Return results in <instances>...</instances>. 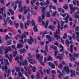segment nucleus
<instances>
[{
    "mask_svg": "<svg viewBox=\"0 0 79 79\" xmlns=\"http://www.w3.org/2000/svg\"><path fill=\"white\" fill-rule=\"evenodd\" d=\"M46 16L48 17H49L50 16V12H48L46 14Z\"/></svg>",
    "mask_w": 79,
    "mask_h": 79,
    "instance_id": "nucleus-42",
    "label": "nucleus"
},
{
    "mask_svg": "<svg viewBox=\"0 0 79 79\" xmlns=\"http://www.w3.org/2000/svg\"><path fill=\"white\" fill-rule=\"evenodd\" d=\"M46 37L47 39H48L49 42H51L52 41V39H51V37L50 36V35H46Z\"/></svg>",
    "mask_w": 79,
    "mask_h": 79,
    "instance_id": "nucleus-21",
    "label": "nucleus"
},
{
    "mask_svg": "<svg viewBox=\"0 0 79 79\" xmlns=\"http://www.w3.org/2000/svg\"><path fill=\"white\" fill-rule=\"evenodd\" d=\"M63 8L64 9H65V10H67V9L68 8V6H64Z\"/></svg>",
    "mask_w": 79,
    "mask_h": 79,
    "instance_id": "nucleus-54",
    "label": "nucleus"
},
{
    "mask_svg": "<svg viewBox=\"0 0 79 79\" xmlns=\"http://www.w3.org/2000/svg\"><path fill=\"white\" fill-rule=\"evenodd\" d=\"M36 56L37 58L39 60H40V54H36Z\"/></svg>",
    "mask_w": 79,
    "mask_h": 79,
    "instance_id": "nucleus-30",
    "label": "nucleus"
},
{
    "mask_svg": "<svg viewBox=\"0 0 79 79\" xmlns=\"http://www.w3.org/2000/svg\"><path fill=\"white\" fill-rule=\"evenodd\" d=\"M53 61V59L50 56H49L47 59V61Z\"/></svg>",
    "mask_w": 79,
    "mask_h": 79,
    "instance_id": "nucleus-23",
    "label": "nucleus"
},
{
    "mask_svg": "<svg viewBox=\"0 0 79 79\" xmlns=\"http://www.w3.org/2000/svg\"><path fill=\"white\" fill-rule=\"evenodd\" d=\"M17 48H18V49H19L20 48H23V44L21 43H19L17 44Z\"/></svg>",
    "mask_w": 79,
    "mask_h": 79,
    "instance_id": "nucleus-15",
    "label": "nucleus"
},
{
    "mask_svg": "<svg viewBox=\"0 0 79 79\" xmlns=\"http://www.w3.org/2000/svg\"><path fill=\"white\" fill-rule=\"evenodd\" d=\"M55 28V27L53 26H52V25H49V29H52V31H54V29Z\"/></svg>",
    "mask_w": 79,
    "mask_h": 79,
    "instance_id": "nucleus-28",
    "label": "nucleus"
},
{
    "mask_svg": "<svg viewBox=\"0 0 79 79\" xmlns=\"http://www.w3.org/2000/svg\"><path fill=\"white\" fill-rule=\"evenodd\" d=\"M29 65L30 68H31L32 69L33 73H35V66L33 67V66L30 64H29Z\"/></svg>",
    "mask_w": 79,
    "mask_h": 79,
    "instance_id": "nucleus-16",
    "label": "nucleus"
},
{
    "mask_svg": "<svg viewBox=\"0 0 79 79\" xmlns=\"http://www.w3.org/2000/svg\"><path fill=\"white\" fill-rule=\"evenodd\" d=\"M22 65V66L25 65L26 66H28V63L27 62V60H25V61L23 62Z\"/></svg>",
    "mask_w": 79,
    "mask_h": 79,
    "instance_id": "nucleus-13",
    "label": "nucleus"
},
{
    "mask_svg": "<svg viewBox=\"0 0 79 79\" xmlns=\"http://www.w3.org/2000/svg\"><path fill=\"white\" fill-rule=\"evenodd\" d=\"M40 73L41 74V75L42 76H43L44 75V73H43V71H42V70H40Z\"/></svg>",
    "mask_w": 79,
    "mask_h": 79,
    "instance_id": "nucleus-56",
    "label": "nucleus"
},
{
    "mask_svg": "<svg viewBox=\"0 0 79 79\" xmlns=\"http://www.w3.org/2000/svg\"><path fill=\"white\" fill-rule=\"evenodd\" d=\"M27 41L29 45H32V42L34 41V38L32 37H31V36H30V40H29V39H24L23 41V44L24 43L26 44Z\"/></svg>",
    "mask_w": 79,
    "mask_h": 79,
    "instance_id": "nucleus-2",
    "label": "nucleus"
},
{
    "mask_svg": "<svg viewBox=\"0 0 79 79\" xmlns=\"http://www.w3.org/2000/svg\"><path fill=\"white\" fill-rule=\"evenodd\" d=\"M40 8L41 9V11L43 14H45V9L46 8H47V6H43V7H41Z\"/></svg>",
    "mask_w": 79,
    "mask_h": 79,
    "instance_id": "nucleus-8",
    "label": "nucleus"
},
{
    "mask_svg": "<svg viewBox=\"0 0 79 79\" xmlns=\"http://www.w3.org/2000/svg\"><path fill=\"white\" fill-rule=\"evenodd\" d=\"M51 68L52 69H55V65L53 63L51 64Z\"/></svg>",
    "mask_w": 79,
    "mask_h": 79,
    "instance_id": "nucleus-37",
    "label": "nucleus"
},
{
    "mask_svg": "<svg viewBox=\"0 0 79 79\" xmlns=\"http://www.w3.org/2000/svg\"><path fill=\"white\" fill-rule=\"evenodd\" d=\"M30 22H31L30 20H27L26 23H25V27L26 29H27V26H29V23H30Z\"/></svg>",
    "mask_w": 79,
    "mask_h": 79,
    "instance_id": "nucleus-11",
    "label": "nucleus"
},
{
    "mask_svg": "<svg viewBox=\"0 0 79 79\" xmlns=\"http://www.w3.org/2000/svg\"><path fill=\"white\" fill-rule=\"evenodd\" d=\"M35 0H33V1H31V5L33 6V5H34L33 4V3H35Z\"/></svg>",
    "mask_w": 79,
    "mask_h": 79,
    "instance_id": "nucleus-50",
    "label": "nucleus"
},
{
    "mask_svg": "<svg viewBox=\"0 0 79 79\" xmlns=\"http://www.w3.org/2000/svg\"><path fill=\"white\" fill-rule=\"evenodd\" d=\"M19 11L20 13H22L23 11V6H21L20 10H19Z\"/></svg>",
    "mask_w": 79,
    "mask_h": 79,
    "instance_id": "nucleus-44",
    "label": "nucleus"
},
{
    "mask_svg": "<svg viewBox=\"0 0 79 79\" xmlns=\"http://www.w3.org/2000/svg\"><path fill=\"white\" fill-rule=\"evenodd\" d=\"M69 6L70 7V8L71 10H72L73 12H74L75 11V9L73 8V5L72 4H70L69 5Z\"/></svg>",
    "mask_w": 79,
    "mask_h": 79,
    "instance_id": "nucleus-17",
    "label": "nucleus"
},
{
    "mask_svg": "<svg viewBox=\"0 0 79 79\" xmlns=\"http://www.w3.org/2000/svg\"><path fill=\"white\" fill-rule=\"evenodd\" d=\"M75 37H76V35H75V34L74 33H73L72 35V37L73 39H75Z\"/></svg>",
    "mask_w": 79,
    "mask_h": 79,
    "instance_id": "nucleus-57",
    "label": "nucleus"
},
{
    "mask_svg": "<svg viewBox=\"0 0 79 79\" xmlns=\"http://www.w3.org/2000/svg\"><path fill=\"white\" fill-rule=\"evenodd\" d=\"M4 9H5V7H4L3 8H2L0 10V14H2V15L3 14V10H4Z\"/></svg>",
    "mask_w": 79,
    "mask_h": 79,
    "instance_id": "nucleus-32",
    "label": "nucleus"
},
{
    "mask_svg": "<svg viewBox=\"0 0 79 79\" xmlns=\"http://www.w3.org/2000/svg\"><path fill=\"white\" fill-rule=\"evenodd\" d=\"M6 63H5V72L6 73H7V70H8V67L7 66H8L10 65V64L9 63V62H8V60L7 59H6L5 60Z\"/></svg>",
    "mask_w": 79,
    "mask_h": 79,
    "instance_id": "nucleus-4",
    "label": "nucleus"
},
{
    "mask_svg": "<svg viewBox=\"0 0 79 79\" xmlns=\"http://www.w3.org/2000/svg\"><path fill=\"white\" fill-rule=\"evenodd\" d=\"M25 52H26V49L24 48L20 50V54H23V53H25Z\"/></svg>",
    "mask_w": 79,
    "mask_h": 79,
    "instance_id": "nucleus-19",
    "label": "nucleus"
},
{
    "mask_svg": "<svg viewBox=\"0 0 79 79\" xmlns=\"http://www.w3.org/2000/svg\"><path fill=\"white\" fill-rule=\"evenodd\" d=\"M9 51V50H8V49H6L5 50V54H6L8 52V51Z\"/></svg>",
    "mask_w": 79,
    "mask_h": 79,
    "instance_id": "nucleus-51",
    "label": "nucleus"
},
{
    "mask_svg": "<svg viewBox=\"0 0 79 79\" xmlns=\"http://www.w3.org/2000/svg\"><path fill=\"white\" fill-rule=\"evenodd\" d=\"M70 52L72 53L73 52V44H71L70 46Z\"/></svg>",
    "mask_w": 79,
    "mask_h": 79,
    "instance_id": "nucleus-29",
    "label": "nucleus"
},
{
    "mask_svg": "<svg viewBox=\"0 0 79 79\" xmlns=\"http://www.w3.org/2000/svg\"><path fill=\"white\" fill-rule=\"evenodd\" d=\"M15 69H16V71L17 72L19 71H20L19 67H16Z\"/></svg>",
    "mask_w": 79,
    "mask_h": 79,
    "instance_id": "nucleus-43",
    "label": "nucleus"
},
{
    "mask_svg": "<svg viewBox=\"0 0 79 79\" xmlns=\"http://www.w3.org/2000/svg\"><path fill=\"white\" fill-rule=\"evenodd\" d=\"M14 24L15 25L16 29H18V27H19V23H15Z\"/></svg>",
    "mask_w": 79,
    "mask_h": 79,
    "instance_id": "nucleus-38",
    "label": "nucleus"
},
{
    "mask_svg": "<svg viewBox=\"0 0 79 79\" xmlns=\"http://www.w3.org/2000/svg\"><path fill=\"white\" fill-rule=\"evenodd\" d=\"M40 44V45H41L42 46L44 45V42L43 41H41Z\"/></svg>",
    "mask_w": 79,
    "mask_h": 79,
    "instance_id": "nucleus-64",
    "label": "nucleus"
},
{
    "mask_svg": "<svg viewBox=\"0 0 79 79\" xmlns=\"http://www.w3.org/2000/svg\"><path fill=\"white\" fill-rule=\"evenodd\" d=\"M79 30V27L78 26L76 28H75V31H76V32H77Z\"/></svg>",
    "mask_w": 79,
    "mask_h": 79,
    "instance_id": "nucleus-53",
    "label": "nucleus"
},
{
    "mask_svg": "<svg viewBox=\"0 0 79 79\" xmlns=\"http://www.w3.org/2000/svg\"><path fill=\"white\" fill-rule=\"evenodd\" d=\"M7 45H11V44H12L11 43V40L7 41Z\"/></svg>",
    "mask_w": 79,
    "mask_h": 79,
    "instance_id": "nucleus-35",
    "label": "nucleus"
},
{
    "mask_svg": "<svg viewBox=\"0 0 79 79\" xmlns=\"http://www.w3.org/2000/svg\"><path fill=\"white\" fill-rule=\"evenodd\" d=\"M9 12L11 13V15H14V14L15 13V12H14V11H12L11 9H9Z\"/></svg>",
    "mask_w": 79,
    "mask_h": 79,
    "instance_id": "nucleus-33",
    "label": "nucleus"
},
{
    "mask_svg": "<svg viewBox=\"0 0 79 79\" xmlns=\"http://www.w3.org/2000/svg\"><path fill=\"white\" fill-rule=\"evenodd\" d=\"M3 49H4V47L3 46H1V48H0V54H1V55H3Z\"/></svg>",
    "mask_w": 79,
    "mask_h": 79,
    "instance_id": "nucleus-25",
    "label": "nucleus"
},
{
    "mask_svg": "<svg viewBox=\"0 0 79 79\" xmlns=\"http://www.w3.org/2000/svg\"><path fill=\"white\" fill-rule=\"evenodd\" d=\"M70 76L73 77V76H74V77H76V71H75V70L73 71V73L71 74L70 75Z\"/></svg>",
    "mask_w": 79,
    "mask_h": 79,
    "instance_id": "nucleus-27",
    "label": "nucleus"
},
{
    "mask_svg": "<svg viewBox=\"0 0 79 79\" xmlns=\"http://www.w3.org/2000/svg\"><path fill=\"white\" fill-rule=\"evenodd\" d=\"M59 46L60 48H62L60 50V52H62L61 54H59V55H60L61 56L64 55V48L63 47V46H62V45L61 44H60Z\"/></svg>",
    "mask_w": 79,
    "mask_h": 79,
    "instance_id": "nucleus-5",
    "label": "nucleus"
},
{
    "mask_svg": "<svg viewBox=\"0 0 79 79\" xmlns=\"http://www.w3.org/2000/svg\"><path fill=\"white\" fill-rule=\"evenodd\" d=\"M9 22L11 26H13V21H11V19H10Z\"/></svg>",
    "mask_w": 79,
    "mask_h": 79,
    "instance_id": "nucleus-46",
    "label": "nucleus"
},
{
    "mask_svg": "<svg viewBox=\"0 0 79 79\" xmlns=\"http://www.w3.org/2000/svg\"><path fill=\"white\" fill-rule=\"evenodd\" d=\"M20 27L22 29H23V23H20Z\"/></svg>",
    "mask_w": 79,
    "mask_h": 79,
    "instance_id": "nucleus-55",
    "label": "nucleus"
},
{
    "mask_svg": "<svg viewBox=\"0 0 79 79\" xmlns=\"http://www.w3.org/2000/svg\"><path fill=\"white\" fill-rule=\"evenodd\" d=\"M58 30L56 31V33L58 35H60V23L58 22Z\"/></svg>",
    "mask_w": 79,
    "mask_h": 79,
    "instance_id": "nucleus-12",
    "label": "nucleus"
},
{
    "mask_svg": "<svg viewBox=\"0 0 79 79\" xmlns=\"http://www.w3.org/2000/svg\"><path fill=\"white\" fill-rule=\"evenodd\" d=\"M55 54H54V56L56 57L57 56V54L58 53V51H55Z\"/></svg>",
    "mask_w": 79,
    "mask_h": 79,
    "instance_id": "nucleus-40",
    "label": "nucleus"
},
{
    "mask_svg": "<svg viewBox=\"0 0 79 79\" xmlns=\"http://www.w3.org/2000/svg\"><path fill=\"white\" fill-rule=\"evenodd\" d=\"M17 54H18V52L17 51H15L14 52H13V55L14 57H15V56H16V55H17Z\"/></svg>",
    "mask_w": 79,
    "mask_h": 79,
    "instance_id": "nucleus-34",
    "label": "nucleus"
},
{
    "mask_svg": "<svg viewBox=\"0 0 79 79\" xmlns=\"http://www.w3.org/2000/svg\"><path fill=\"white\" fill-rule=\"evenodd\" d=\"M58 67L59 69H62V68H63V64H59Z\"/></svg>",
    "mask_w": 79,
    "mask_h": 79,
    "instance_id": "nucleus-36",
    "label": "nucleus"
},
{
    "mask_svg": "<svg viewBox=\"0 0 79 79\" xmlns=\"http://www.w3.org/2000/svg\"><path fill=\"white\" fill-rule=\"evenodd\" d=\"M48 23H49V21H48V20L46 22L45 25L44 26V27L45 29L47 28V27H48Z\"/></svg>",
    "mask_w": 79,
    "mask_h": 79,
    "instance_id": "nucleus-26",
    "label": "nucleus"
},
{
    "mask_svg": "<svg viewBox=\"0 0 79 79\" xmlns=\"http://www.w3.org/2000/svg\"><path fill=\"white\" fill-rule=\"evenodd\" d=\"M38 19L39 22V23H41V22L42 21V19H41V17L40 16H39Z\"/></svg>",
    "mask_w": 79,
    "mask_h": 79,
    "instance_id": "nucleus-49",
    "label": "nucleus"
},
{
    "mask_svg": "<svg viewBox=\"0 0 79 79\" xmlns=\"http://www.w3.org/2000/svg\"><path fill=\"white\" fill-rule=\"evenodd\" d=\"M56 12H54V13L52 14V16H55L56 15Z\"/></svg>",
    "mask_w": 79,
    "mask_h": 79,
    "instance_id": "nucleus-58",
    "label": "nucleus"
},
{
    "mask_svg": "<svg viewBox=\"0 0 79 79\" xmlns=\"http://www.w3.org/2000/svg\"><path fill=\"white\" fill-rule=\"evenodd\" d=\"M16 4H15V3L13 2L12 3V5L13 6H14V5H15V6L14 7V10H16V8H17V5H16Z\"/></svg>",
    "mask_w": 79,
    "mask_h": 79,
    "instance_id": "nucleus-31",
    "label": "nucleus"
},
{
    "mask_svg": "<svg viewBox=\"0 0 79 79\" xmlns=\"http://www.w3.org/2000/svg\"><path fill=\"white\" fill-rule=\"evenodd\" d=\"M45 15V14L43 13L42 14V19H44L45 18V15Z\"/></svg>",
    "mask_w": 79,
    "mask_h": 79,
    "instance_id": "nucleus-62",
    "label": "nucleus"
},
{
    "mask_svg": "<svg viewBox=\"0 0 79 79\" xmlns=\"http://www.w3.org/2000/svg\"><path fill=\"white\" fill-rule=\"evenodd\" d=\"M79 53L77 54L76 53H74L73 54V56H74V57L77 58H79Z\"/></svg>",
    "mask_w": 79,
    "mask_h": 79,
    "instance_id": "nucleus-20",
    "label": "nucleus"
},
{
    "mask_svg": "<svg viewBox=\"0 0 79 79\" xmlns=\"http://www.w3.org/2000/svg\"><path fill=\"white\" fill-rule=\"evenodd\" d=\"M45 50L47 52H48V45H46L45 47Z\"/></svg>",
    "mask_w": 79,
    "mask_h": 79,
    "instance_id": "nucleus-41",
    "label": "nucleus"
},
{
    "mask_svg": "<svg viewBox=\"0 0 79 79\" xmlns=\"http://www.w3.org/2000/svg\"><path fill=\"white\" fill-rule=\"evenodd\" d=\"M66 13H65L64 14H63L61 15L63 17H65L66 16Z\"/></svg>",
    "mask_w": 79,
    "mask_h": 79,
    "instance_id": "nucleus-60",
    "label": "nucleus"
},
{
    "mask_svg": "<svg viewBox=\"0 0 79 79\" xmlns=\"http://www.w3.org/2000/svg\"><path fill=\"white\" fill-rule=\"evenodd\" d=\"M15 5H17V4H19V8H21V7L22 5H21V3H22V2H21V1H19V0L16 1L15 2Z\"/></svg>",
    "mask_w": 79,
    "mask_h": 79,
    "instance_id": "nucleus-6",
    "label": "nucleus"
},
{
    "mask_svg": "<svg viewBox=\"0 0 79 79\" xmlns=\"http://www.w3.org/2000/svg\"><path fill=\"white\" fill-rule=\"evenodd\" d=\"M39 47H38L37 48V49L35 50V52L36 53H39Z\"/></svg>",
    "mask_w": 79,
    "mask_h": 79,
    "instance_id": "nucleus-48",
    "label": "nucleus"
},
{
    "mask_svg": "<svg viewBox=\"0 0 79 79\" xmlns=\"http://www.w3.org/2000/svg\"><path fill=\"white\" fill-rule=\"evenodd\" d=\"M20 76H21V77H22L23 76V75L21 72L19 73V77H20Z\"/></svg>",
    "mask_w": 79,
    "mask_h": 79,
    "instance_id": "nucleus-59",
    "label": "nucleus"
},
{
    "mask_svg": "<svg viewBox=\"0 0 79 79\" xmlns=\"http://www.w3.org/2000/svg\"><path fill=\"white\" fill-rule=\"evenodd\" d=\"M11 37H9L8 35H6L5 37V39L7 40V39H11Z\"/></svg>",
    "mask_w": 79,
    "mask_h": 79,
    "instance_id": "nucleus-39",
    "label": "nucleus"
},
{
    "mask_svg": "<svg viewBox=\"0 0 79 79\" xmlns=\"http://www.w3.org/2000/svg\"><path fill=\"white\" fill-rule=\"evenodd\" d=\"M36 77H38V78H40V73H39V72H38L37 73Z\"/></svg>",
    "mask_w": 79,
    "mask_h": 79,
    "instance_id": "nucleus-45",
    "label": "nucleus"
},
{
    "mask_svg": "<svg viewBox=\"0 0 79 79\" xmlns=\"http://www.w3.org/2000/svg\"><path fill=\"white\" fill-rule=\"evenodd\" d=\"M69 56L71 58L70 59L71 61H75L76 59H75V58L74 57L72 56V55H71V53H69Z\"/></svg>",
    "mask_w": 79,
    "mask_h": 79,
    "instance_id": "nucleus-14",
    "label": "nucleus"
},
{
    "mask_svg": "<svg viewBox=\"0 0 79 79\" xmlns=\"http://www.w3.org/2000/svg\"><path fill=\"white\" fill-rule=\"evenodd\" d=\"M27 10H25L24 11L23 13H24V15H26V14H27Z\"/></svg>",
    "mask_w": 79,
    "mask_h": 79,
    "instance_id": "nucleus-61",
    "label": "nucleus"
},
{
    "mask_svg": "<svg viewBox=\"0 0 79 79\" xmlns=\"http://www.w3.org/2000/svg\"><path fill=\"white\" fill-rule=\"evenodd\" d=\"M30 13H29V12H28V14L27 17V19H30Z\"/></svg>",
    "mask_w": 79,
    "mask_h": 79,
    "instance_id": "nucleus-52",
    "label": "nucleus"
},
{
    "mask_svg": "<svg viewBox=\"0 0 79 79\" xmlns=\"http://www.w3.org/2000/svg\"><path fill=\"white\" fill-rule=\"evenodd\" d=\"M41 53H44L45 56H47V53L46 51L45 50L44 51H43V49H41Z\"/></svg>",
    "mask_w": 79,
    "mask_h": 79,
    "instance_id": "nucleus-24",
    "label": "nucleus"
},
{
    "mask_svg": "<svg viewBox=\"0 0 79 79\" xmlns=\"http://www.w3.org/2000/svg\"><path fill=\"white\" fill-rule=\"evenodd\" d=\"M43 60V56H41L40 57V60H39V61L40 62V64L42 66H45L44 62L42 63V60Z\"/></svg>",
    "mask_w": 79,
    "mask_h": 79,
    "instance_id": "nucleus-10",
    "label": "nucleus"
},
{
    "mask_svg": "<svg viewBox=\"0 0 79 79\" xmlns=\"http://www.w3.org/2000/svg\"><path fill=\"white\" fill-rule=\"evenodd\" d=\"M35 4L36 6H39V2L37 1L36 2Z\"/></svg>",
    "mask_w": 79,
    "mask_h": 79,
    "instance_id": "nucleus-63",
    "label": "nucleus"
},
{
    "mask_svg": "<svg viewBox=\"0 0 79 79\" xmlns=\"http://www.w3.org/2000/svg\"><path fill=\"white\" fill-rule=\"evenodd\" d=\"M26 38V35L25 34H23L22 36H21L19 35H17L16 37H15V39L16 40H17L18 39H21V40H19V41L20 42H21L22 44H24V42H23V39Z\"/></svg>",
    "mask_w": 79,
    "mask_h": 79,
    "instance_id": "nucleus-1",
    "label": "nucleus"
},
{
    "mask_svg": "<svg viewBox=\"0 0 79 79\" xmlns=\"http://www.w3.org/2000/svg\"><path fill=\"white\" fill-rule=\"evenodd\" d=\"M21 71L22 73V74H25L26 76H27L28 77H29V75L27 74V72H26V71H25L24 70V69L22 67L21 69Z\"/></svg>",
    "mask_w": 79,
    "mask_h": 79,
    "instance_id": "nucleus-9",
    "label": "nucleus"
},
{
    "mask_svg": "<svg viewBox=\"0 0 79 79\" xmlns=\"http://www.w3.org/2000/svg\"><path fill=\"white\" fill-rule=\"evenodd\" d=\"M9 19H10V18L9 17H7L6 19V21H5V20H4V22L5 23H3V25L4 26H6V25H7V23H6V22L8 21H9Z\"/></svg>",
    "mask_w": 79,
    "mask_h": 79,
    "instance_id": "nucleus-18",
    "label": "nucleus"
},
{
    "mask_svg": "<svg viewBox=\"0 0 79 79\" xmlns=\"http://www.w3.org/2000/svg\"><path fill=\"white\" fill-rule=\"evenodd\" d=\"M60 23L61 24V26L62 27H63V25H64V22L63 21H61L60 22Z\"/></svg>",
    "mask_w": 79,
    "mask_h": 79,
    "instance_id": "nucleus-47",
    "label": "nucleus"
},
{
    "mask_svg": "<svg viewBox=\"0 0 79 79\" xmlns=\"http://www.w3.org/2000/svg\"><path fill=\"white\" fill-rule=\"evenodd\" d=\"M31 24L32 26H34L33 28L34 32H37V31H38V30H37V25H35V21L33 20H32Z\"/></svg>",
    "mask_w": 79,
    "mask_h": 79,
    "instance_id": "nucleus-3",
    "label": "nucleus"
},
{
    "mask_svg": "<svg viewBox=\"0 0 79 79\" xmlns=\"http://www.w3.org/2000/svg\"><path fill=\"white\" fill-rule=\"evenodd\" d=\"M64 70H65L66 74H69V66L68 65L67 67L65 66L64 67Z\"/></svg>",
    "mask_w": 79,
    "mask_h": 79,
    "instance_id": "nucleus-7",
    "label": "nucleus"
},
{
    "mask_svg": "<svg viewBox=\"0 0 79 79\" xmlns=\"http://www.w3.org/2000/svg\"><path fill=\"white\" fill-rule=\"evenodd\" d=\"M70 44V42L69 40L68 39H67L65 41V44L67 45L68 47H69V44Z\"/></svg>",
    "mask_w": 79,
    "mask_h": 79,
    "instance_id": "nucleus-22",
    "label": "nucleus"
}]
</instances>
